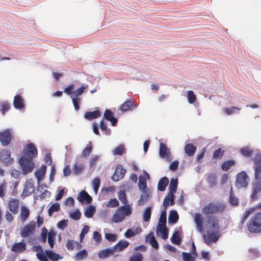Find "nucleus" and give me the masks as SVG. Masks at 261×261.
Listing matches in <instances>:
<instances>
[{"instance_id": "obj_4", "label": "nucleus", "mask_w": 261, "mask_h": 261, "mask_svg": "<svg viewBox=\"0 0 261 261\" xmlns=\"http://www.w3.org/2000/svg\"><path fill=\"white\" fill-rule=\"evenodd\" d=\"M226 208L225 205L222 202H210L202 209V213L204 215L217 214L223 213Z\"/></svg>"}, {"instance_id": "obj_59", "label": "nucleus", "mask_w": 261, "mask_h": 261, "mask_svg": "<svg viewBox=\"0 0 261 261\" xmlns=\"http://www.w3.org/2000/svg\"><path fill=\"white\" fill-rule=\"evenodd\" d=\"M92 185L94 192L97 193L100 185V180L98 177H95L92 181Z\"/></svg>"}, {"instance_id": "obj_11", "label": "nucleus", "mask_w": 261, "mask_h": 261, "mask_svg": "<svg viewBox=\"0 0 261 261\" xmlns=\"http://www.w3.org/2000/svg\"><path fill=\"white\" fill-rule=\"evenodd\" d=\"M19 200L15 198H11L8 201V208L10 212L13 215H16L18 213L19 211Z\"/></svg>"}, {"instance_id": "obj_10", "label": "nucleus", "mask_w": 261, "mask_h": 261, "mask_svg": "<svg viewBox=\"0 0 261 261\" xmlns=\"http://www.w3.org/2000/svg\"><path fill=\"white\" fill-rule=\"evenodd\" d=\"M248 176L245 171H242L239 173L236 177V186L240 189L243 187H246L248 185L247 181Z\"/></svg>"}, {"instance_id": "obj_16", "label": "nucleus", "mask_w": 261, "mask_h": 261, "mask_svg": "<svg viewBox=\"0 0 261 261\" xmlns=\"http://www.w3.org/2000/svg\"><path fill=\"white\" fill-rule=\"evenodd\" d=\"M125 173L126 170L123 169L122 166L119 165L117 167L114 174L111 177L112 179L115 181H117L123 178Z\"/></svg>"}, {"instance_id": "obj_38", "label": "nucleus", "mask_w": 261, "mask_h": 261, "mask_svg": "<svg viewBox=\"0 0 261 261\" xmlns=\"http://www.w3.org/2000/svg\"><path fill=\"white\" fill-rule=\"evenodd\" d=\"M240 153L244 157H250L253 153V150L248 146L244 147L240 149Z\"/></svg>"}, {"instance_id": "obj_29", "label": "nucleus", "mask_w": 261, "mask_h": 261, "mask_svg": "<svg viewBox=\"0 0 261 261\" xmlns=\"http://www.w3.org/2000/svg\"><path fill=\"white\" fill-rule=\"evenodd\" d=\"M100 116V112L96 110L93 112H87L85 113L84 117L88 120H92L99 117Z\"/></svg>"}, {"instance_id": "obj_49", "label": "nucleus", "mask_w": 261, "mask_h": 261, "mask_svg": "<svg viewBox=\"0 0 261 261\" xmlns=\"http://www.w3.org/2000/svg\"><path fill=\"white\" fill-rule=\"evenodd\" d=\"M224 152L225 151L224 150L219 148L213 152V158L214 159H220L224 155Z\"/></svg>"}, {"instance_id": "obj_58", "label": "nucleus", "mask_w": 261, "mask_h": 261, "mask_svg": "<svg viewBox=\"0 0 261 261\" xmlns=\"http://www.w3.org/2000/svg\"><path fill=\"white\" fill-rule=\"evenodd\" d=\"M151 207H148L146 208L143 213V220L145 222L149 221L151 217Z\"/></svg>"}, {"instance_id": "obj_46", "label": "nucleus", "mask_w": 261, "mask_h": 261, "mask_svg": "<svg viewBox=\"0 0 261 261\" xmlns=\"http://www.w3.org/2000/svg\"><path fill=\"white\" fill-rule=\"evenodd\" d=\"M118 196L119 199L123 204L124 205H129L128 204L126 193L124 191H120L118 193Z\"/></svg>"}, {"instance_id": "obj_55", "label": "nucleus", "mask_w": 261, "mask_h": 261, "mask_svg": "<svg viewBox=\"0 0 261 261\" xmlns=\"http://www.w3.org/2000/svg\"><path fill=\"white\" fill-rule=\"evenodd\" d=\"M187 98L190 103H193L196 100V97L192 91H188L187 92Z\"/></svg>"}, {"instance_id": "obj_1", "label": "nucleus", "mask_w": 261, "mask_h": 261, "mask_svg": "<svg viewBox=\"0 0 261 261\" xmlns=\"http://www.w3.org/2000/svg\"><path fill=\"white\" fill-rule=\"evenodd\" d=\"M38 151L33 143L27 144L23 148L22 155L19 160L24 175L32 172L35 168L33 159L37 156Z\"/></svg>"}, {"instance_id": "obj_45", "label": "nucleus", "mask_w": 261, "mask_h": 261, "mask_svg": "<svg viewBox=\"0 0 261 261\" xmlns=\"http://www.w3.org/2000/svg\"><path fill=\"white\" fill-rule=\"evenodd\" d=\"M166 224V210H163L161 213L158 226H163Z\"/></svg>"}, {"instance_id": "obj_39", "label": "nucleus", "mask_w": 261, "mask_h": 261, "mask_svg": "<svg viewBox=\"0 0 261 261\" xmlns=\"http://www.w3.org/2000/svg\"><path fill=\"white\" fill-rule=\"evenodd\" d=\"M229 202L230 205L233 206H237L239 203L238 198L236 197L233 194L232 187H231L230 191L229 193Z\"/></svg>"}, {"instance_id": "obj_25", "label": "nucleus", "mask_w": 261, "mask_h": 261, "mask_svg": "<svg viewBox=\"0 0 261 261\" xmlns=\"http://www.w3.org/2000/svg\"><path fill=\"white\" fill-rule=\"evenodd\" d=\"M46 170V166L42 165L40 169L35 172V176L37 178L38 182L44 178Z\"/></svg>"}, {"instance_id": "obj_13", "label": "nucleus", "mask_w": 261, "mask_h": 261, "mask_svg": "<svg viewBox=\"0 0 261 261\" xmlns=\"http://www.w3.org/2000/svg\"><path fill=\"white\" fill-rule=\"evenodd\" d=\"M159 154L161 158L166 159L168 161L171 160L170 150L167 146L163 143H160Z\"/></svg>"}, {"instance_id": "obj_18", "label": "nucleus", "mask_w": 261, "mask_h": 261, "mask_svg": "<svg viewBox=\"0 0 261 261\" xmlns=\"http://www.w3.org/2000/svg\"><path fill=\"white\" fill-rule=\"evenodd\" d=\"M77 199L82 203H90L92 200V197L85 191H81L77 196Z\"/></svg>"}, {"instance_id": "obj_28", "label": "nucleus", "mask_w": 261, "mask_h": 261, "mask_svg": "<svg viewBox=\"0 0 261 261\" xmlns=\"http://www.w3.org/2000/svg\"><path fill=\"white\" fill-rule=\"evenodd\" d=\"M45 255L46 256V258H48L52 261H57L60 259L62 258L59 254H57L50 250H45Z\"/></svg>"}, {"instance_id": "obj_36", "label": "nucleus", "mask_w": 261, "mask_h": 261, "mask_svg": "<svg viewBox=\"0 0 261 261\" xmlns=\"http://www.w3.org/2000/svg\"><path fill=\"white\" fill-rule=\"evenodd\" d=\"M156 230L157 231L161 232V238L163 239L166 240L168 238V230L166 227V225H164L163 226H158Z\"/></svg>"}, {"instance_id": "obj_27", "label": "nucleus", "mask_w": 261, "mask_h": 261, "mask_svg": "<svg viewBox=\"0 0 261 261\" xmlns=\"http://www.w3.org/2000/svg\"><path fill=\"white\" fill-rule=\"evenodd\" d=\"M114 251L113 249V247L107 248L106 249L100 250L98 253V257L100 258H105L110 255H113Z\"/></svg>"}, {"instance_id": "obj_5", "label": "nucleus", "mask_w": 261, "mask_h": 261, "mask_svg": "<svg viewBox=\"0 0 261 261\" xmlns=\"http://www.w3.org/2000/svg\"><path fill=\"white\" fill-rule=\"evenodd\" d=\"M132 208L130 205H124L118 207L113 214L112 218V222L118 223L122 222L125 217L132 214Z\"/></svg>"}, {"instance_id": "obj_19", "label": "nucleus", "mask_w": 261, "mask_h": 261, "mask_svg": "<svg viewBox=\"0 0 261 261\" xmlns=\"http://www.w3.org/2000/svg\"><path fill=\"white\" fill-rule=\"evenodd\" d=\"M33 250L34 251L37 252L36 256L40 261H48L45 255V252H43L42 247L40 245L35 246L33 247Z\"/></svg>"}, {"instance_id": "obj_23", "label": "nucleus", "mask_w": 261, "mask_h": 261, "mask_svg": "<svg viewBox=\"0 0 261 261\" xmlns=\"http://www.w3.org/2000/svg\"><path fill=\"white\" fill-rule=\"evenodd\" d=\"M105 118L110 121L113 126H115L117 122V120L114 117L113 113L110 110H106L104 113Z\"/></svg>"}, {"instance_id": "obj_51", "label": "nucleus", "mask_w": 261, "mask_h": 261, "mask_svg": "<svg viewBox=\"0 0 261 261\" xmlns=\"http://www.w3.org/2000/svg\"><path fill=\"white\" fill-rule=\"evenodd\" d=\"M48 230L45 227H43L41 230L40 237L39 238L40 241L42 243H45L46 242V237H48Z\"/></svg>"}, {"instance_id": "obj_48", "label": "nucleus", "mask_w": 261, "mask_h": 261, "mask_svg": "<svg viewBox=\"0 0 261 261\" xmlns=\"http://www.w3.org/2000/svg\"><path fill=\"white\" fill-rule=\"evenodd\" d=\"M138 186L140 190L145 191L147 189L146 180L145 178L140 176L139 177Z\"/></svg>"}, {"instance_id": "obj_32", "label": "nucleus", "mask_w": 261, "mask_h": 261, "mask_svg": "<svg viewBox=\"0 0 261 261\" xmlns=\"http://www.w3.org/2000/svg\"><path fill=\"white\" fill-rule=\"evenodd\" d=\"M177 184L178 181L177 179L172 178L171 179L169 187V193L170 194L171 196L174 195V193L176 192L177 187Z\"/></svg>"}, {"instance_id": "obj_22", "label": "nucleus", "mask_w": 261, "mask_h": 261, "mask_svg": "<svg viewBox=\"0 0 261 261\" xmlns=\"http://www.w3.org/2000/svg\"><path fill=\"white\" fill-rule=\"evenodd\" d=\"M13 105L16 109H21L24 107L23 99L20 95H17L14 96Z\"/></svg>"}, {"instance_id": "obj_61", "label": "nucleus", "mask_w": 261, "mask_h": 261, "mask_svg": "<svg viewBox=\"0 0 261 261\" xmlns=\"http://www.w3.org/2000/svg\"><path fill=\"white\" fill-rule=\"evenodd\" d=\"M6 184L5 181L0 184V197L3 198L6 194Z\"/></svg>"}, {"instance_id": "obj_64", "label": "nucleus", "mask_w": 261, "mask_h": 261, "mask_svg": "<svg viewBox=\"0 0 261 261\" xmlns=\"http://www.w3.org/2000/svg\"><path fill=\"white\" fill-rule=\"evenodd\" d=\"M182 256L184 261H195V258L190 253L184 252L182 253Z\"/></svg>"}, {"instance_id": "obj_21", "label": "nucleus", "mask_w": 261, "mask_h": 261, "mask_svg": "<svg viewBox=\"0 0 261 261\" xmlns=\"http://www.w3.org/2000/svg\"><path fill=\"white\" fill-rule=\"evenodd\" d=\"M129 245V242L126 241H119L113 247V249L115 252H120L125 248H126Z\"/></svg>"}, {"instance_id": "obj_41", "label": "nucleus", "mask_w": 261, "mask_h": 261, "mask_svg": "<svg viewBox=\"0 0 261 261\" xmlns=\"http://www.w3.org/2000/svg\"><path fill=\"white\" fill-rule=\"evenodd\" d=\"M236 163L234 160H228L224 162L221 165V168L223 171H227L229 170L231 167L235 165Z\"/></svg>"}, {"instance_id": "obj_35", "label": "nucleus", "mask_w": 261, "mask_h": 261, "mask_svg": "<svg viewBox=\"0 0 261 261\" xmlns=\"http://www.w3.org/2000/svg\"><path fill=\"white\" fill-rule=\"evenodd\" d=\"M56 233L53 230H50L48 233L47 241L51 248H53L55 244Z\"/></svg>"}, {"instance_id": "obj_8", "label": "nucleus", "mask_w": 261, "mask_h": 261, "mask_svg": "<svg viewBox=\"0 0 261 261\" xmlns=\"http://www.w3.org/2000/svg\"><path fill=\"white\" fill-rule=\"evenodd\" d=\"M207 230L219 231L220 230L219 221L214 216H210L207 218Z\"/></svg>"}, {"instance_id": "obj_43", "label": "nucleus", "mask_w": 261, "mask_h": 261, "mask_svg": "<svg viewBox=\"0 0 261 261\" xmlns=\"http://www.w3.org/2000/svg\"><path fill=\"white\" fill-rule=\"evenodd\" d=\"M61 207L59 203H55L53 204L48 208V214L49 217L52 216V214L54 212H57L60 211Z\"/></svg>"}, {"instance_id": "obj_14", "label": "nucleus", "mask_w": 261, "mask_h": 261, "mask_svg": "<svg viewBox=\"0 0 261 261\" xmlns=\"http://www.w3.org/2000/svg\"><path fill=\"white\" fill-rule=\"evenodd\" d=\"M27 249V244L23 242L15 243L11 247V250L12 252L19 254L23 253Z\"/></svg>"}, {"instance_id": "obj_26", "label": "nucleus", "mask_w": 261, "mask_h": 261, "mask_svg": "<svg viewBox=\"0 0 261 261\" xmlns=\"http://www.w3.org/2000/svg\"><path fill=\"white\" fill-rule=\"evenodd\" d=\"M196 149V147L191 143H188L184 147L185 153L189 156H192L194 154Z\"/></svg>"}, {"instance_id": "obj_60", "label": "nucleus", "mask_w": 261, "mask_h": 261, "mask_svg": "<svg viewBox=\"0 0 261 261\" xmlns=\"http://www.w3.org/2000/svg\"><path fill=\"white\" fill-rule=\"evenodd\" d=\"M143 256L140 253H137L129 257V261H143Z\"/></svg>"}, {"instance_id": "obj_30", "label": "nucleus", "mask_w": 261, "mask_h": 261, "mask_svg": "<svg viewBox=\"0 0 261 261\" xmlns=\"http://www.w3.org/2000/svg\"><path fill=\"white\" fill-rule=\"evenodd\" d=\"M169 183V179L167 177H163L161 178L158 182V189L160 191H164L165 190L167 185Z\"/></svg>"}, {"instance_id": "obj_24", "label": "nucleus", "mask_w": 261, "mask_h": 261, "mask_svg": "<svg viewBox=\"0 0 261 261\" xmlns=\"http://www.w3.org/2000/svg\"><path fill=\"white\" fill-rule=\"evenodd\" d=\"M137 105L134 102L131 100H128L122 104L120 107V110L122 112H126L131 110V108H136Z\"/></svg>"}, {"instance_id": "obj_6", "label": "nucleus", "mask_w": 261, "mask_h": 261, "mask_svg": "<svg viewBox=\"0 0 261 261\" xmlns=\"http://www.w3.org/2000/svg\"><path fill=\"white\" fill-rule=\"evenodd\" d=\"M36 224L34 221L30 222L21 228L20 231V236L23 238H27L33 235L36 229Z\"/></svg>"}, {"instance_id": "obj_37", "label": "nucleus", "mask_w": 261, "mask_h": 261, "mask_svg": "<svg viewBox=\"0 0 261 261\" xmlns=\"http://www.w3.org/2000/svg\"><path fill=\"white\" fill-rule=\"evenodd\" d=\"M87 88L88 85L81 86L77 89L72 92V95L71 96V97L79 98V97L83 94V93L85 92V89H86Z\"/></svg>"}, {"instance_id": "obj_40", "label": "nucleus", "mask_w": 261, "mask_h": 261, "mask_svg": "<svg viewBox=\"0 0 261 261\" xmlns=\"http://www.w3.org/2000/svg\"><path fill=\"white\" fill-rule=\"evenodd\" d=\"M178 215L176 211H171L168 217V222L170 223L175 224L178 220Z\"/></svg>"}, {"instance_id": "obj_33", "label": "nucleus", "mask_w": 261, "mask_h": 261, "mask_svg": "<svg viewBox=\"0 0 261 261\" xmlns=\"http://www.w3.org/2000/svg\"><path fill=\"white\" fill-rule=\"evenodd\" d=\"M169 202H170V204L171 205H172L174 204V195H172V196H171L170 194L168 193V195L164 198V200H163V205L164 206L163 210H166L167 207L169 205Z\"/></svg>"}, {"instance_id": "obj_31", "label": "nucleus", "mask_w": 261, "mask_h": 261, "mask_svg": "<svg viewBox=\"0 0 261 261\" xmlns=\"http://www.w3.org/2000/svg\"><path fill=\"white\" fill-rule=\"evenodd\" d=\"M194 222L196 226L199 231H201L203 229V222L201 214L196 213L194 216Z\"/></svg>"}, {"instance_id": "obj_63", "label": "nucleus", "mask_w": 261, "mask_h": 261, "mask_svg": "<svg viewBox=\"0 0 261 261\" xmlns=\"http://www.w3.org/2000/svg\"><path fill=\"white\" fill-rule=\"evenodd\" d=\"M105 238L109 242H113L116 241L117 236L111 233H105Z\"/></svg>"}, {"instance_id": "obj_42", "label": "nucleus", "mask_w": 261, "mask_h": 261, "mask_svg": "<svg viewBox=\"0 0 261 261\" xmlns=\"http://www.w3.org/2000/svg\"><path fill=\"white\" fill-rule=\"evenodd\" d=\"M93 146L91 142H89L87 146L83 149L81 153L83 158L87 156L90 154L92 151Z\"/></svg>"}, {"instance_id": "obj_52", "label": "nucleus", "mask_w": 261, "mask_h": 261, "mask_svg": "<svg viewBox=\"0 0 261 261\" xmlns=\"http://www.w3.org/2000/svg\"><path fill=\"white\" fill-rule=\"evenodd\" d=\"M125 151L124 146L123 145H120L114 149L113 153L114 155H122Z\"/></svg>"}, {"instance_id": "obj_54", "label": "nucleus", "mask_w": 261, "mask_h": 261, "mask_svg": "<svg viewBox=\"0 0 261 261\" xmlns=\"http://www.w3.org/2000/svg\"><path fill=\"white\" fill-rule=\"evenodd\" d=\"M241 108L237 107H230L223 109V111L228 115H230L234 113L236 111H240Z\"/></svg>"}, {"instance_id": "obj_62", "label": "nucleus", "mask_w": 261, "mask_h": 261, "mask_svg": "<svg viewBox=\"0 0 261 261\" xmlns=\"http://www.w3.org/2000/svg\"><path fill=\"white\" fill-rule=\"evenodd\" d=\"M68 221L67 219L59 221L57 223V227L62 230L64 229L68 225Z\"/></svg>"}, {"instance_id": "obj_34", "label": "nucleus", "mask_w": 261, "mask_h": 261, "mask_svg": "<svg viewBox=\"0 0 261 261\" xmlns=\"http://www.w3.org/2000/svg\"><path fill=\"white\" fill-rule=\"evenodd\" d=\"M146 239L154 248L156 249L159 248V244L154 237L153 232H150L146 237Z\"/></svg>"}, {"instance_id": "obj_2", "label": "nucleus", "mask_w": 261, "mask_h": 261, "mask_svg": "<svg viewBox=\"0 0 261 261\" xmlns=\"http://www.w3.org/2000/svg\"><path fill=\"white\" fill-rule=\"evenodd\" d=\"M253 161L255 165V180L252 184L251 198L252 199H256L258 198L257 194L261 192V152L257 151Z\"/></svg>"}, {"instance_id": "obj_50", "label": "nucleus", "mask_w": 261, "mask_h": 261, "mask_svg": "<svg viewBox=\"0 0 261 261\" xmlns=\"http://www.w3.org/2000/svg\"><path fill=\"white\" fill-rule=\"evenodd\" d=\"M171 241L172 243L179 245L181 242V239L179 237V233L178 231H175L171 238Z\"/></svg>"}, {"instance_id": "obj_20", "label": "nucleus", "mask_w": 261, "mask_h": 261, "mask_svg": "<svg viewBox=\"0 0 261 261\" xmlns=\"http://www.w3.org/2000/svg\"><path fill=\"white\" fill-rule=\"evenodd\" d=\"M217 176L215 173H210L206 177V181L210 188H212L217 184Z\"/></svg>"}, {"instance_id": "obj_9", "label": "nucleus", "mask_w": 261, "mask_h": 261, "mask_svg": "<svg viewBox=\"0 0 261 261\" xmlns=\"http://www.w3.org/2000/svg\"><path fill=\"white\" fill-rule=\"evenodd\" d=\"M12 139V136L10 129H6L0 132V142L3 146L9 145Z\"/></svg>"}, {"instance_id": "obj_56", "label": "nucleus", "mask_w": 261, "mask_h": 261, "mask_svg": "<svg viewBox=\"0 0 261 261\" xmlns=\"http://www.w3.org/2000/svg\"><path fill=\"white\" fill-rule=\"evenodd\" d=\"M88 256L87 251L84 249L77 252L75 257L77 260H82L86 258Z\"/></svg>"}, {"instance_id": "obj_7", "label": "nucleus", "mask_w": 261, "mask_h": 261, "mask_svg": "<svg viewBox=\"0 0 261 261\" xmlns=\"http://www.w3.org/2000/svg\"><path fill=\"white\" fill-rule=\"evenodd\" d=\"M220 237L219 231L207 230V234L203 235L205 243L210 245L216 242Z\"/></svg>"}, {"instance_id": "obj_47", "label": "nucleus", "mask_w": 261, "mask_h": 261, "mask_svg": "<svg viewBox=\"0 0 261 261\" xmlns=\"http://www.w3.org/2000/svg\"><path fill=\"white\" fill-rule=\"evenodd\" d=\"M10 109V105L7 101L0 102V111L4 115Z\"/></svg>"}, {"instance_id": "obj_17", "label": "nucleus", "mask_w": 261, "mask_h": 261, "mask_svg": "<svg viewBox=\"0 0 261 261\" xmlns=\"http://www.w3.org/2000/svg\"><path fill=\"white\" fill-rule=\"evenodd\" d=\"M30 215V210L25 205L20 206L19 217L22 223H24Z\"/></svg>"}, {"instance_id": "obj_53", "label": "nucleus", "mask_w": 261, "mask_h": 261, "mask_svg": "<svg viewBox=\"0 0 261 261\" xmlns=\"http://www.w3.org/2000/svg\"><path fill=\"white\" fill-rule=\"evenodd\" d=\"M95 212V208L93 206H90L87 207L85 211V216L87 218H91Z\"/></svg>"}, {"instance_id": "obj_44", "label": "nucleus", "mask_w": 261, "mask_h": 261, "mask_svg": "<svg viewBox=\"0 0 261 261\" xmlns=\"http://www.w3.org/2000/svg\"><path fill=\"white\" fill-rule=\"evenodd\" d=\"M84 169V165L83 164L76 163L74 164L73 167V172L75 175H79L81 173Z\"/></svg>"}, {"instance_id": "obj_15", "label": "nucleus", "mask_w": 261, "mask_h": 261, "mask_svg": "<svg viewBox=\"0 0 261 261\" xmlns=\"http://www.w3.org/2000/svg\"><path fill=\"white\" fill-rule=\"evenodd\" d=\"M35 191L33 182L32 180H27L22 193L23 197H26Z\"/></svg>"}, {"instance_id": "obj_12", "label": "nucleus", "mask_w": 261, "mask_h": 261, "mask_svg": "<svg viewBox=\"0 0 261 261\" xmlns=\"http://www.w3.org/2000/svg\"><path fill=\"white\" fill-rule=\"evenodd\" d=\"M0 160L6 165L11 164L14 160L11 158V152L9 150L3 149L0 151Z\"/></svg>"}, {"instance_id": "obj_3", "label": "nucleus", "mask_w": 261, "mask_h": 261, "mask_svg": "<svg viewBox=\"0 0 261 261\" xmlns=\"http://www.w3.org/2000/svg\"><path fill=\"white\" fill-rule=\"evenodd\" d=\"M247 230L251 233H261V212L256 213L246 223Z\"/></svg>"}, {"instance_id": "obj_57", "label": "nucleus", "mask_w": 261, "mask_h": 261, "mask_svg": "<svg viewBox=\"0 0 261 261\" xmlns=\"http://www.w3.org/2000/svg\"><path fill=\"white\" fill-rule=\"evenodd\" d=\"M119 205V202L116 198L111 199L106 204L107 207H116Z\"/></svg>"}]
</instances>
